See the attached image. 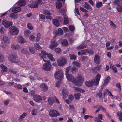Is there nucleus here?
<instances>
[{"label": "nucleus", "instance_id": "1", "mask_svg": "<svg viewBox=\"0 0 122 122\" xmlns=\"http://www.w3.org/2000/svg\"><path fill=\"white\" fill-rule=\"evenodd\" d=\"M101 77V75L98 74L95 79L92 80L91 81H86L85 82L86 85L88 86H92L93 85H97L99 83Z\"/></svg>", "mask_w": 122, "mask_h": 122}, {"label": "nucleus", "instance_id": "2", "mask_svg": "<svg viewBox=\"0 0 122 122\" xmlns=\"http://www.w3.org/2000/svg\"><path fill=\"white\" fill-rule=\"evenodd\" d=\"M9 32L11 36L17 35L19 32V29L17 27L12 26L9 28Z\"/></svg>", "mask_w": 122, "mask_h": 122}, {"label": "nucleus", "instance_id": "3", "mask_svg": "<svg viewBox=\"0 0 122 122\" xmlns=\"http://www.w3.org/2000/svg\"><path fill=\"white\" fill-rule=\"evenodd\" d=\"M63 73L61 69H57L55 75V78L57 80L61 81L63 77Z\"/></svg>", "mask_w": 122, "mask_h": 122}, {"label": "nucleus", "instance_id": "4", "mask_svg": "<svg viewBox=\"0 0 122 122\" xmlns=\"http://www.w3.org/2000/svg\"><path fill=\"white\" fill-rule=\"evenodd\" d=\"M8 58L10 61L13 63H17L19 61V59L17 56L15 54H9Z\"/></svg>", "mask_w": 122, "mask_h": 122}, {"label": "nucleus", "instance_id": "5", "mask_svg": "<svg viewBox=\"0 0 122 122\" xmlns=\"http://www.w3.org/2000/svg\"><path fill=\"white\" fill-rule=\"evenodd\" d=\"M67 61L66 59L64 57L59 58L57 61L58 65L60 66H63L66 64Z\"/></svg>", "mask_w": 122, "mask_h": 122}, {"label": "nucleus", "instance_id": "6", "mask_svg": "<svg viewBox=\"0 0 122 122\" xmlns=\"http://www.w3.org/2000/svg\"><path fill=\"white\" fill-rule=\"evenodd\" d=\"M77 79L76 80L75 78L74 84L77 86H81L84 81L82 77L81 76H78L77 77Z\"/></svg>", "mask_w": 122, "mask_h": 122}, {"label": "nucleus", "instance_id": "7", "mask_svg": "<svg viewBox=\"0 0 122 122\" xmlns=\"http://www.w3.org/2000/svg\"><path fill=\"white\" fill-rule=\"evenodd\" d=\"M51 68V65L49 61H47L43 65L42 68L44 70L48 71H50Z\"/></svg>", "mask_w": 122, "mask_h": 122}, {"label": "nucleus", "instance_id": "8", "mask_svg": "<svg viewBox=\"0 0 122 122\" xmlns=\"http://www.w3.org/2000/svg\"><path fill=\"white\" fill-rule=\"evenodd\" d=\"M2 40V46L3 48H6L10 42L9 39L6 37H4Z\"/></svg>", "mask_w": 122, "mask_h": 122}, {"label": "nucleus", "instance_id": "9", "mask_svg": "<svg viewBox=\"0 0 122 122\" xmlns=\"http://www.w3.org/2000/svg\"><path fill=\"white\" fill-rule=\"evenodd\" d=\"M49 115L52 117H56L60 115L58 111L55 109H51L49 112Z\"/></svg>", "mask_w": 122, "mask_h": 122}, {"label": "nucleus", "instance_id": "10", "mask_svg": "<svg viewBox=\"0 0 122 122\" xmlns=\"http://www.w3.org/2000/svg\"><path fill=\"white\" fill-rule=\"evenodd\" d=\"M58 45L55 39H54L52 40L51 42V44L49 46L51 50L54 49Z\"/></svg>", "mask_w": 122, "mask_h": 122}, {"label": "nucleus", "instance_id": "11", "mask_svg": "<svg viewBox=\"0 0 122 122\" xmlns=\"http://www.w3.org/2000/svg\"><path fill=\"white\" fill-rule=\"evenodd\" d=\"M42 13L44 14L48 15L46 16V19L51 20L52 19V17L50 16L51 15V14L48 10H44L42 11Z\"/></svg>", "mask_w": 122, "mask_h": 122}, {"label": "nucleus", "instance_id": "12", "mask_svg": "<svg viewBox=\"0 0 122 122\" xmlns=\"http://www.w3.org/2000/svg\"><path fill=\"white\" fill-rule=\"evenodd\" d=\"M39 86L42 91L44 92L47 91L48 89L47 86L45 83L40 84Z\"/></svg>", "mask_w": 122, "mask_h": 122}, {"label": "nucleus", "instance_id": "13", "mask_svg": "<svg viewBox=\"0 0 122 122\" xmlns=\"http://www.w3.org/2000/svg\"><path fill=\"white\" fill-rule=\"evenodd\" d=\"M2 24L4 25V27L6 28H7L10 26L12 25V23L10 21H7L3 20L2 22Z\"/></svg>", "mask_w": 122, "mask_h": 122}, {"label": "nucleus", "instance_id": "14", "mask_svg": "<svg viewBox=\"0 0 122 122\" xmlns=\"http://www.w3.org/2000/svg\"><path fill=\"white\" fill-rule=\"evenodd\" d=\"M66 77L67 80L74 83L75 78L71 74H66Z\"/></svg>", "mask_w": 122, "mask_h": 122}, {"label": "nucleus", "instance_id": "15", "mask_svg": "<svg viewBox=\"0 0 122 122\" xmlns=\"http://www.w3.org/2000/svg\"><path fill=\"white\" fill-rule=\"evenodd\" d=\"M11 47L13 49L15 50H19L22 48V47L18 45L12 44L11 46Z\"/></svg>", "mask_w": 122, "mask_h": 122}, {"label": "nucleus", "instance_id": "16", "mask_svg": "<svg viewBox=\"0 0 122 122\" xmlns=\"http://www.w3.org/2000/svg\"><path fill=\"white\" fill-rule=\"evenodd\" d=\"M18 42L21 44H24L26 42V41L24 39L22 36H19L18 37Z\"/></svg>", "mask_w": 122, "mask_h": 122}, {"label": "nucleus", "instance_id": "17", "mask_svg": "<svg viewBox=\"0 0 122 122\" xmlns=\"http://www.w3.org/2000/svg\"><path fill=\"white\" fill-rule=\"evenodd\" d=\"M94 61L96 64H99L100 62V57L98 55L96 54L94 58Z\"/></svg>", "mask_w": 122, "mask_h": 122}, {"label": "nucleus", "instance_id": "18", "mask_svg": "<svg viewBox=\"0 0 122 122\" xmlns=\"http://www.w3.org/2000/svg\"><path fill=\"white\" fill-rule=\"evenodd\" d=\"M41 52V53L39 55L41 58L42 59L46 58V55L48 54L44 50H42Z\"/></svg>", "mask_w": 122, "mask_h": 122}, {"label": "nucleus", "instance_id": "19", "mask_svg": "<svg viewBox=\"0 0 122 122\" xmlns=\"http://www.w3.org/2000/svg\"><path fill=\"white\" fill-rule=\"evenodd\" d=\"M62 94L63 95V98L65 99L68 96V91L66 89H63L62 90Z\"/></svg>", "mask_w": 122, "mask_h": 122}, {"label": "nucleus", "instance_id": "20", "mask_svg": "<svg viewBox=\"0 0 122 122\" xmlns=\"http://www.w3.org/2000/svg\"><path fill=\"white\" fill-rule=\"evenodd\" d=\"M34 100L36 102H40L42 100L41 97L38 95H35L34 97Z\"/></svg>", "mask_w": 122, "mask_h": 122}, {"label": "nucleus", "instance_id": "21", "mask_svg": "<svg viewBox=\"0 0 122 122\" xmlns=\"http://www.w3.org/2000/svg\"><path fill=\"white\" fill-rule=\"evenodd\" d=\"M73 88L74 89L75 91L79 92L82 93H84L85 92V90H84L79 87L74 86L73 87Z\"/></svg>", "mask_w": 122, "mask_h": 122}, {"label": "nucleus", "instance_id": "22", "mask_svg": "<svg viewBox=\"0 0 122 122\" xmlns=\"http://www.w3.org/2000/svg\"><path fill=\"white\" fill-rule=\"evenodd\" d=\"M38 76L36 74H34V75L30 76L29 78L31 81H33L34 80L38 79Z\"/></svg>", "mask_w": 122, "mask_h": 122}, {"label": "nucleus", "instance_id": "23", "mask_svg": "<svg viewBox=\"0 0 122 122\" xmlns=\"http://www.w3.org/2000/svg\"><path fill=\"white\" fill-rule=\"evenodd\" d=\"M27 115L26 113L24 112L23 114L21 115L18 118V121L20 122L22 121L23 119L25 118Z\"/></svg>", "mask_w": 122, "mask_h": 122}, {"label": "nucleus", "instance_id": "24", "mask_svg": "<svg viewBox=\"0 0 122 122\" xmlns=\"http://www.w3.org/2000/svg\"><path fill=\"white\" fill-rule=\"evenodd\" d=\"M111 78L109 76H107L104 80V83L103 84V86H105L110 81Z\"/></svg>", "mask_w": 122, "mask_h": 122}, {"label": "nucleus", "instance_id": "25", "mask_svg": "<svg viewBox=\"0 0 122 122\" xmlns=\"http://www.w3.org/2000/svg\"><path fill=\"white\" fill-rule=\"evenodd\" d=\"M0 67L2 69L1 72H5L7 71V68L3 64H1L0 65Z\"/></svg>", "mask_w": 122, "mask_h": 122}, {"label": "nucleus", "instance_id": "26", "mask_svg": "<svg viewBox=\"0 0 122 122\" xmlns=\"http://www.w3.org/2000/svg\"><path fill=\"white\" fill-rule=\"evenodd\" d=\"M63 33V30L61 28H59L58 29L57 32H56L55 36L58 35L59 36L62 35Z\"/></svg>", "mask_w": 122, "mask_h": 122}, {"label": "nucleus", "instance_id": "27", "mask_svg": "<svg viewBox=\"0 0 122 122\" xmlns=\"http://www.w3.org/2000/svg\"><path fill=\"white\" fill-rule=\"evenodd\" d=\"M87 51H88V50L84 49L81 51L80 52H78L77 54L79 55H82L87 53Z\"/></svg>", "mask_w": 122, "mask_h": 122}, {"label": "nucleus", "instance_id": "28", "mask_svg": "<svg viewBox=\"0 0 122 122\" xmlns=\"http://www.w3.org/2000/svg\"><path fill=\"white\" fill-rule=\"evenodd\" d=\"M21 10V8L19 7H15L13 8L12 9V12L17 13L19 12Z\"/></svg>", "mask_w": 122, "mask_h": 122}, {"label": "nucleus", "instance_id": "29", "mask_svg": "<svg viewBox=\"0 0 122 122\" xmlns=\"http://www.w3.org/2000/svg\"><path fill=\"white\" fill-rule=\"evenodd\" d=\"M38 5L36 2H35L32 4H30L28 5L29 7L32 8H37L38 7Z\"/></svg>", "mask_w": 122, "mask_h": 122}, {"label": "nucleus", "instance_id": "30", "mask_svg": "<svg viewBox=\"0 0 122 122\" xmlns=\"http://www.w3.org/2000/svg\"><path fill=\"white\" fill-rule=\"evenodd\" d=\"M26 2L24 0H22L19 1L18 3V5L20 7L24 6L25 5Z\"/></svg>", "mask_w": 122, "mask_h": 122}, {"label": "nucleus", "instance_id": "31", "mask_svg": "<svg viewBox=\"0 0 122 122\" xmlns=\"http://www.w3.org/2000/svg\"><path fill=\"white\" fill-rule=\"evenodd\" d=\"M47 56L48 58L51 61H55V59L53 58V55L51 54H48Z\"/></svg>", "mask_w": 122, "mask_h": 122}, {"label": "nucleus", "instance_id": "32", "mask_svg": "<svg viewBox=\"0 0 122 122\" xmlns=\"http://www.w3.org/2000/svg\"><path fill=\"white\" fill-rule=\"evenodd\" d=\"M53 22L54 25L56 26H59L60 23L59 21L56 19H54L53 20Z\"/></svg>", "mask_w": 122, "mask_h": 122}, {"label": "nucleus", "instance_id": "33", "mask_svg": "<svg viewBox=\"0 0 122 122\" xmlns=\"http://www.w3.org/2000/svg\"><path fill=\"white\" fill-rule=\"evenodd\" d=\"M61 43L63 46H67L68 45V42L65 39L63 40L61 42Z\"/></svg>", "mask_w": 122, "mask_h": 122}, {"label": "nucleus", "instance_id": "34", "mask_svg": "<svg viewBox=\"0 0 122 122\" xmlns=\"http://www.w3.org/2000/svg\"><path fill=\"white\" fill-rule=\"evenodd\" d=\"M31 32L29 30H25L24 32V36L27 37H28L29 35L30 34Z\"/></svg>", "mask_w": 122, "mask_h": 122}, {"label": "nucleus", "instance_id": "35", "mask_svg": "<svg viewBox=\"0 0 122 122\" xmlns=\"http://www.w3.org/2000/svg\"><path fill=\"white\" fill-rule=\"evenodd\" d=\"M83 6L87 9H92V7L89 5L88 3L86 2L85 3V4Z\"/></svg>", "mask_w": 122, "mask_h": 122}, {"label": "nucleus", "instance_id": "36", "mask_svg": "<svg viewBox=\"0 0 122 122\" xmlns=\"http://www.w3.org/2000/svg\"><path fill=\"white\" fill-rule=\"evenodd\" d=\"M86 45L83 44H81L77 47V49H80L84 48H86Z\"/></svg>", "mask_w": 122, "mask_h": 122}, {"label": "nucleus", "instance_id": "37", "mask_svg": "<svg viewBox=\"0 0 122 122\" xmlns=\"http://www.w3.org/2000/svg\"><path fill=\"white\" fill-rule=\"evenodd\" d=\"M114 2L117 5H122V0H115Z\"/></svg>", "mask_w": 122, "mask_h": 122}, {"label": "nucleus", "instance_id": "38", "mask_svg": "<svg viewBox=\"0 0 122 122\" xmlns=\"http://www.w3.org/2000/svg\"><path fill=\"white\" fill-rule=\"evenodd\" d=\"M34 47L37 50H40L41 49V47L37 43L34 44Z\"/></svg>", "mask_w": 122, "mask_h": 122}, {"label": "nucleus", "instance_id": "39", "mask_svg": "<svg viewBox=\"0 0 122 122\" xmlns=\"http://www.w3.org/2000/svg\"><path fill=\"white\" fill-rule=\"evenodd\" d=\"M56 8L58 9H60L62 6L61 3L59 1H57V2L56 3Z\"/></svg>", "mask_w": 122, "mask_h": 122}, {"label": "nucleus", "instance_id": "40", "mask_svg": "<svg viewBox=\"0 0 122 122\" xmlns=\"http://www.w3.org/2000/svg\"><path fill=\"white\" fill-rule=\"evenodd\" d=\"M54 98H49L48 99V103L50 104H52L54 101Z\"/></svg>", "mask_w": 122, "mask_h": 122}, {"label": "nucleus", "instance_id": "41", "mask_svg": "<svg viewBox=\"0 0 122 122\" xmlns=\"http://www.w3.org/2000/svg\"><path fill=\"white\" fill-rule=\"evenodd\" d=\"M14 87L16 89H21L22 88V87L20 84H16V85H14Z\"/></svg>", "mask_w": 122, "mask_h": 122}, {"label": "nucleus", "instance_id": "42", "mask_svg": "<svg viewBox=\"0 0 122 122\" xmlns=\"http://www.w3.org/2000/svg\"><path fill=\"white\" fill-rule=\"evenodd\" d=\"M72 64L73 65L77 67H79L81 65V64L77 61H74L72 63Z\"/></svg>", "mask_w": 122, "mask_h": 122}, {"label": "nucleus", "instance_id": "43", "mask_svg": "<svg viewBox=\"0 0 122 122\" xmlns=\"http://www.w3.org/2000/svg\"><path fill=\"white\" fill-rule=\"evenodd\" d=\"M117 11L120 12L122 11V6L120 5H117Z\"/></svg>", "mask_w": 122, "mask_h": 122}, {"label": "nucleus", "instance_id": "44", "mask_svg": "<svg viewBox=\"0 0 122 122\" xmlns=\"http://www.w3.org/2000/svg\"><path fill=\"white\" fill-rule=\"evenodd\" d=\"M17 15L16 14L11 13L10 14V16L12 18L15 19L17 17Z\"/></svg>", "mask_w": 122, "mask_h": 122}, {"label": "nucleus", "instance_id": "45", "mask_svg": "<svg viewBox=\"0 0 122 122\" xmlns=\"http://www.w3.org/2000/svg\"><path fill=\"white\" fill-rule=\"evenodd\" d=\"M29 50L30 52L32 54H34L35 53V50L33 47L30 46L29 47Z\"/></svg>", "mask_w": 122, "mask_h": 122}, {"label": "nucleus", "instance_id": "46", "mask_svg": "<svg viewBox=\"0 0 122 122\" xmlns=\"http://www.w3.org/2000/svg\"><path fill=\"white\" fill-rule=\"evenodd\" d=\"M5 57L3 55L0 54V62H3L5 61Z\"/></svg>", "mask_w": 122, "mask_h": 122}, {"label": "nucleus", "instance_id": "47", "mask_svg": "<svg viewBox=\"0 0 122 122\" xmlns=\"http://www.w3.org/2000/svg\"><path fill=\"white\" fill-rule=\"evenodd\" d=\"M57 53H59L61 51V48L59 47H57L55 48L54 50Z\"/></svg>", "mask_w": 122, "mask_h": 122}, {"label": "nucleus", "instance_id": "48", "mask_svg": "<svg viewBox=\"0 0 122 122\" xmlns=\"http://www.w3.org/2000/svg\"><path fill=\"white\" fill-rule=\"evenodd\" d=\"M37 113V110L36 109L32 110L31 112V114L32 115L35 116Z\"/></svg>", "mask_w": 122, "mask_h": 122}, {"label": "nucleus", "instance_id": "49", "mask_svg": "<svg viewBox=\"0 0 122 122\" xmlns=\"http://www.w3.org/2000/svg\"><path fill=\"white\" fill-rule=\"evenodd\" d=\"M81 94L79 93H76L74 95L75 99H79L80 98Z\"/></svg>", "mask_w": 122, "mask_h": 122}, {"label": "nucleus", "instance_id": "50", "mask_svg": "<svg viewBox=\"0 0 122 122\" xmlns=\"http://www.w3.org/2000/svg\"><path fill=\"white\" fill-rule=\"evenodd\" d=\"M21 52L24 54H28V51L25 48H23L21 50Z\"/></svg>", "mask_w": 122, "mask_h": 122}, {"label": "nucleus", "instance_id": "51", "mask_svg": "<svg viewBox=\"0 0 122 122\" xmlns=\"http://www.w3.org/2000/svg\"><path fill=\"white\" fill-rule=\"evenodd\" d=\"M110 68H112L113 70V72L114 73H116L117 72V68L114 65L112 66L111 65L110 66Z\"/></svg>", "mask_w": 122, "mask_h": 122}, {"label": "nucleus", "instance_id": "52", "mask_svg": "<svg viewBox=\"0 0 122 122\" xmlns=\"http://www.w3.org/2000/svg\"><path fill=\"white\" fill-rule=\"evenodd\" d=\"M70 59L72 60H75L76 58V56L72 54L69 55Z\"/></svg>", "mask_w": 122, "mask_h": 122}, {"label": "nucleus", "instance_id": "53", "mask_svg": "<svg viewBox=\"0 0 122 122\" xmlns=\"http://www.w3.org/2000/svg\"><path fill=\"white\" fill-rule=\"evenodd\" d=\"M35 37L31 35L30 36L29 39L32 41H34L35 39Z\"/></svg>", "mask_w": 122, "mask_h": 122}, {"label": "nucleus", "instance_id": "54", "mask_svg": "<svg viewBox=\"0 0 122 122\" xmlns=\"http://www.w3.org/2000/svg\"><path fill=\"white\" fill-rule=\"evenodd\" d=\"M69 28L70 31H73L75 29V27L73 25H70L69 26Z\"/></svg>", "mask_w": 122, "mask_h": 122}, {"label": "nucleus", "instance_id": "55", "mask_svg": "<svg viewBox=\"0 0 122 122\" xmlns=\"http://www.w3.org/2000/svg\"><path fill=\"white\" fill-rule=\"evenodd\" d=\"M71 66H69L68 67H67L66 68V74H69V71L70 69L71 68Z\"/></svg>", "mask_w": 122, "mask_h": 122}, {"label": "nucleus", "instance_id": "56", "mask_svg": "<svg viewBox=\"0 0 122 122\" xmlns=\"http://www.w3.org/2000/svg\"><path fill=\"white\" fill-rule=\"evenodd\" d=\"M64 21L63 23L65 24H66L68 23V19L66 17L64 18Z\"/></svg>", "mask_w": 122, "mask_h": 122}, {"label": "nucleus", "instance_id": "57", "mask_svg": "<svg viewBox=\"0 0 122 122\" xmlns=\"http://www.w3.org/2000/svg\"><path fill=\"white\" fill-rule=\"evenodd\" d=\"M110 25L112 26H113L114 28H116L117 27L116 25L114 24L113 22L111 21H110Z\"/></svg>", "mask_w": 122, "mask_h": 122}, {"label": "nucleus", "instance_id": "58", "mask_svg": "<svg viewBox=\"0 0 122 122\" xmlns=\"http://www.w3.org/2000/svg\"><path fill=\"white\" fill-rule=\"evenodd\" d=\"M28 28L30 30H32L33 29V27L30 23H28L27 25Z\"/></svg>", "mask_w": 122, "mask_h": 122}, {"label": "nucleus", "instance_id": "59", "mask_svg": "<svg viewBox=\"0 0 122 122\" xmlns=\"http://www.w3.org/2000/svg\"><path fill=\"white\" fill-rule=\"evenodd\" d=\"M102 3L101 2L97 3L96 4V7L97 8L100 7L102 6Z\"/></svg>", "mask_w": 122, "mask_h": 122}, {"label": "nucleus", "instance_id": "60", "mask_svg": "<svg viewBox=\"0 0 122 122\" xmlns=\"http://www.w3.org/2000/svg\"><path fill=\"white\" fill-rule=\"evenodd\" d=\"M10 101V99H8L5 100L4 102V104L5 106L9 104V102Z\"/></svg>", "mask_w": 122, "mask_h": 122}, {"label": "nucleus", "instance_id": "61", "mask_svg": "<svg viewBox=\"0 0 122 122\" xmlns=\"http://www.w3.org/2000/svg\"><path fill=\"white\" fill-rule=\"evenodd\" d=\"M39 17L40 18L42 19H44L46 17V16L43 15L42 14H40L39 15Z\"/></svg>", "mask_w": 122, "mask_h": 122}, {"label": "nucleus", "instance_id": "62", "mask_svg": "<svg viewBox=\"0 0 122 122\" xmlns=\"http://www.w3.org/2000/svg\"><path fill=\"white\" fill-rule=\"evenodd\" d=\"M94 121L96 122H102V121L97 117H96L94 118Z\"/></svg>", "mask_w": 122, "mask_h": 122}, {"label": "nucleus", "instance_id": "63", "mask_svg": "<svg viewBox=\"0 0 122 122\" xmlns=\"http://www.w3.org/2000/svg\"><path fill=\"white\" fill-rule=\"evenodd\" d=\"M68 98V99H69L70 101H71L73 100L74 99L73 96L71 95H69Z\"/></svg>", "mask_w": 122, "mask_h": 122}, {"label": "nucleus", "instance_id": "64", "mask_svg": "<svg viewBox=\"0 0 122 122\" xmlns=\"http://www.w3.org/2000/svg\"><path fill=\"white\" fill-rule=\"evenodd\" d=\"M76 68L75 66H73L72 67L71 69V71L72 73H74L76 71Z\"/></svg>", "mask_w": 122, "mask_h": 122}]
</instances>
